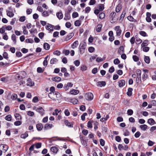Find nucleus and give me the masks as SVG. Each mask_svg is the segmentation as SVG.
<instances>
[{
    "mask_svg": "<svg viewBox=\"0 0 156 156\" xmlns=\"http://www.w3.org/2000/svg\"><path fill=\"white\" fill-rule=\"evenodd\" d=\"M116 13L114 12H112L110 13L109 17L110 19V22L112 23H115L118 20V17H116Z\"/></svg>",
    "mask_w": 156,
    "mask_h": 156,
    "instance_id": "nucleus-1",
    "label": "nucleus"
},
{
    "mask_svg": "<svg viewBox=\"0 0 156 156\" xmlns=\"http://www.w3.org/2000/svg\"><path fill=\"white\" fill-rule=\"evenodd\" d=\"M33 108L34 110H35L37 112H39L42 116L44 114V110L41 107L37 108L34 106Z\"/></svg>",
    "mask_w": 156,
    "mask_h": 156,
    "instance_id": "nucleus-2",
    "label": "nucleus"
},
{
    "mask_svg": "<svg viewBox=\"0 0 156 156\" xmlns=\"http://www.w3.org/2000/svg\"><path fill=\"white\" fill-rule=\"evenodd\" d=\"M143 71L144 72V73L143 74L142 76V80L143 81L146 80L148 77L147 74L148 73V70L147 69H144Z\"/></svg>",
    "mask_w": 156,
    "mask_h": 156,
    "instance_id": "nucleus-3",
    "label": "nucleus"
},
{
    "mask_svg": "<svg viewBox=\"0 0 156 156\" xmlns=\"http://www.w3.org/2000/svg\"><path fill=\"white\" fill-rule=\"evenodd\" d=\"M114 29L116 31V36H120L122 32L120 27L119 26H115V27Z\"/></svg>",
    "mask_w": 156,
    "mask_h": 156,
    "instance_id": "nucleus-4",
    "label": "nucleus"
},
{
    "mask_svg": "<svg viewBox=\"0 0 156 156\" xmlns=\"http://www.w3.org/2000/svg\"><path fill=\"white\" fill-rule=\"evenodd\" d=\"M93 94L90 92L87 93L85 96L86 99L88 100H91L93 99Z\"/></svg>",
    "mask_w": 156,
    "mask_h": 156,
    "instance_id": "nucleus-5",
    "label": "nucleus"
},
{
    "mask_svg": "<svg viewBox=\"0 0 156 156\" xmlns=\"http://www.w3.org/2000/svg\"><path fill=\"white\" fill-rule=\"evenodd\" d=\"M74 34L71 33L69 34L65 37L64 41H67L71 39L74 36Z\"/></svg>",
    "mask_w": 156,
    "mask_h": 156,
    "instance_id": "nucleus-6",
    "label": "nucleus"
},
{
    "mask_svg": "<svg viewBox=\"0 0 156 156\" xmlns=\"http://www.w3.org/2000/svg\"><path fill=\"white\" fill-rule=\"evenodd\" d=\"M34 82L32 81L31 79L30 78H28L27 80V86L32 87L34 86Z\"/></svg>",
    "mask_w": 156,
    "mask_h": 156,
    "instance_id": "nucleus-7",
    "label": "nucleus"
},
{
    "mask_svg": "<svg viewBox=\"0 0 156 156\" xmlns=\"http://www.w3.org/2000/svg\"><path fill=\"white\" fill-rule=\"evenodd\" d=\"M64 122L65 124L69 127L73 128V122H69L67 120H65Z\"/></svg>",
    "mask_w": 156,
    "mask_h": 156,
    "instance_id": "nucleus-8",
    "label": "nucleus"
},
{
    "mask_svg": "<svg viewBox=\"0 0 156 156\" xmlns=\"http://www.w3.org/2000/svg\"><path fill=\"white\" fill-rule=\"evenodd\" d=\"M54 26L50 24H48L46 26V28L47 30H49L50 32L52 31L53 30Z\"/></svg>",
    "mask_w": 156,
    "mask_h": 156,
    "instance_id": "nucleus-9",
    "label": "nucleus"
},
{
    "mask_svg": "<svg viewBox=\"0 0 156 156\" xmlns=\"http://www.w3.org/2000/svg\"><path fill=\"white\" fill-rule=\"evenodd\" d=\"M125 81L124 80H121L118 81L119 86L121 87L124 86L125 84Z\"/></svg>",
    "mask_w": 156,
    "mask_h": 156,
    "instance_id": "nucleus-10",
    "label": "nucleus"
},
{
    "mask_svg": "<svg viewBox=\"0 0 156 156\" xmlns=\"http://www.w3.org/2000/svg\"><path fill=\"white\" fill-rule=\"evenodd\" d=\"M102 24L101 23H99L98 24L96 27V30L97 32H100L102 29Z\"/></svg>",
    "mask_w": 156,
    "mask_h": 156,
    "instance_id": "nucleus-11",
    "label": "nucleus"
},
{
    "mask_svg": "<svg viewBox=\"0 0 156 156\" xmlns=\"http://www.w3.org/2000/svg\"><path fill=\"white\" fill-rule=\"evenodd\" d=\"M53 126V125L52 124L47 123L45 125L44 129L45 130L51 128Z\"/></svg>",
    "mask_w": 156,
    "mask_h": 156,
    "instance_id": "nucleus-12",
    "label": "nucleus"
},
{
    "mask_svg": "<svg viewBox=\"0 0 156 156\" xmlns=\"http://www.w3.org/2000/svg\"><path fill=\"white\" fill-rule=\"evenodd\" d=\"M106 85L105 82L104 81H101L98 82L97 83V85L98 86L102 87L105 86Z\"/></svg>",
    "mask_w": 156,
    "mask_h": 156,
    "instance_id": "nucleus-13",
    "label": "nucleus"
},
{
    "mask_svg": "<svg viewBox=\"0 0 156 156\" xmlns=\"http://www.w3.org/2000/svg\"><path fill=\"white\" fill-rule=\"evenodd\" d=\"M118 53L121 55L122 53H123L124 52V48L123 46H121L120 47L118 51Z\"/></svg>",
    "mask_w": 156,
    "mask_h": 156,
    "instance_id": "nucleus-14",
    "label": "nucleus"
},
{
    "mask_svg": "<svg viewBox=\"0 0 156 156\" xmlns=\"http://www.w3.org/2000/svg\"><path fill=\"white\" fill-rule=\"evenodd\" d=\"M36 128L38 131H41L43 128V125L41 123H39L36 125Z\"/></svg>",
    "mask_w": 156,
    "mask_h": 156,
    "instance_id": "nucleus-15",
    "label": "nucleus"
},
{
    "mask_svg": "<svg viewBox=\"0 0 156 156\" xmlns=\"http://www.w3.org/2000/svg\"><path fill=\"white\" fill-rule=\"evenodd\" d=\"M79 91L77 90L73 89L70 91V93L73 95H76L79 93Z\"/></svg>",
    "mask_w": 156,
    "mask_h": 156,
    "instance_id": "nucleus-16",
    "label": "nucleus"
},
{
    "mask_svg": "<svg viewBox=\"0 0 156 156\" xmlns=\"http://www.w3.org/2000/svg\"><path fill=\"white\" fill-rule=\"evenodd\" d=\"M51 79L53 81L55 82H58L61 80V77L58 76H55L54 77H52Z\"/></svg>",
    "mask_w": 156,
    "mask_h": 156,
    "instance_id": "nucleus-17",
    "label": "nucleus"
},
{
    "mask_svg": "<svg viewBox=\"0 0 156 156\" xmlns=\"http://www.w3.org/2000/svg\"><path fill=\"white\" fill-rule=\"evenodd\" d=\"M148 123L151 125H152L156 123L154 120L152 118H150L148 120Z\"/></svg>",
    "mask_w": 156,
    "mask_h": 156,
    "instance_id": "nucleus-18",
    "label": "nucleus"
},
{
    "mask_svg": "<svg viewBox=\"0 0 156 156\" xmlns=\"http://www.w3.org/2000/svg\"><path fill=\"white\" fill-rule=\"evenodd\" d=\"M50 150L52 152L55 153H57L58 151V148L56 147H52Z\"/></svg>",
    "mask_w": 156,
    "mask_h": 156,
    "instance_id": "nucleus-19",
    "label": "nucleus"
},
{
    "mask_svg": "<svg viewBox=\"0 0 156 156\" xmlns=\"http://www.w3.org/2000/svg\"><path fill=\"white\" fill-rule=\"evenodd\" d=\"M86 47V44L85 42L81 43L80 44L79 48H81L82 49H85Z\"/></svg>",
    "mask_w": 156,
    "mask_h": 156,
    "instance_id": "nucleus-20",
    "label": "nucleus"
},
{
    "mask_svg": "<svg viewBox=\"0 0 156 156\" xmlns=\"http://www.w3.org/2000/svg\"><path fill=\"white\" fill-rule=\"evenodd\" d=\"M133 90V89L132 88H129L128 90V91L127 92V95L129 96H130L132 95V92Z\"/></svg>",
    "mask_w": 156,
    "mask_h": 156,
    "instance_id": "nucleus-21",
    "label": "nucleus"
},
{
    "mask_svg": "<svg viewBox=\"0 0 156 156\" xmlns=\"http://www.w3.org/2000/svg\"><path fill=\"white\" fill-rule=\"evenodd\" d=\"M56 16L58 19L59 20L61 19L63 17L62 13L60 12H59L56 13Z\"/></svg>",
    "mask_w": 156,
    "mask_h": 156,
    "instance_id": "nucleus-22",
    "label": "nucleus"
},
{
    "mask_svg": "<svg viewBox=\"0 0 156 156\" xmlns=\"http://www.w3.org/2000/svg\"><path fill=\"white\" fill-rule=\"evenodd\" d=\"M43 47L45 50H48L50 49V46L48 43H44L43 45Z\"/></svg>",
    "mask_w": 156,
    "mask_h": 156,
    "instance_id": "nucleus-23",
    "label": "nucleus"
},
{
    "mask_svg": "<svg viewBox=\"0 0 156 156\" xmlns=\"http://www.w3.org/2000/svg\"><path fill=\"white\" fill-rule=\"evenodd\" d=\"M7 15L10 17H12L13 16L14 14L13 13L9 11H7Z\"/></svg>",
    "mask_w": 156,
    "mask_h": 156,
    "instance_id": "nucleus-24",
    "label": "nucleus"
},
{
    "mask_svg": "<svg viewBox=\"0 0 156 156\" xmlns=\"http://www.w3.org/2000/svg\"><path fill=\"white\" fill-rule=\"evenodd\" d=\"M81 21L79 20H76L74 23V25L76 27L80 26L81 24Z\"/></svg>",
    "mask_w": 156,
    "mask_h": 156,
    "instance_id": "nucleus-25",
    "label": "nucleus"
},
{
    "mask_svg": "<svg viewBox=\"0 0 156 156\" xmlns=\"http://www.w3.org/2000/svg\"><path fill=\"white\" fill-rule=\"evenodd\" d=\"M78 45V42L77 41H75L72 45V47L74 49L76 48Z\"/></svg>",
    "mask_w": 156,
    "mask_h": 156,
    "instance_id": "nucleus-26",
    "label": "nucleus"
},
{
    "mask_svg": "<svg viewBox=\"0 0 156 156\" xmlns=\"http://www.w3.org/2000/svg\"><path fill=\"white\" fill-rule=\"evenodd\" d=\"M127 18L128 20L131 22H136V20H135L134 18L130 15L129 16H128Z\"/></svg>",
    "mask_w": 156,
    "mask_h": 156,
    "instance_id": "nucleus-27",
    "label": "nucleus"
},
{
    "mask_svg": "<svg viewBox=\"0 0 156 156\" xmlns=\"http://www.w3.org/2000/svg\"><path fill=\"white\" fill-rule=\"evenodd\" d=\"M12 117L11 115H8L5 117V119L8 121H11Z\"/></svg>",
    "mask_w": 156,
    "mask_h": 156,
    "instance_id": "nucleus-28",
    "label": "nucleus"
},
{
    "mask_svg": "<svg viewBox=\"0 0 156 156\" xmlns=\"http://www.w3.org/2000/svg\"><path fill=\"white\" fill-rule=\"evenodd\" d=\"M135 37L136 38V43L137 44H139L140 43H141L142 42V41L141 39L140 38L138 37H136V36H135Z\"/></svg>",
    "mask_w": 156,
    "mask_h": 156,
    "instance_id": "nucleus-29",
    "label": "nucleus"
},
{
    "mask_svg": "<svg viewBox=\"0 0 156 156\" xmlns=\"http://www.w3.org/2000/svg\"><path fill=\"white\" fill-rule=\"evenodd\" d=\"M11 39L13 41L14 44H16V36L14 34H12L11 36Z\"/></svg>",
    "mask_w": 156,
    "mask_h": 156,
    "instance_id": "nucleus-30",
    "label": "nucleus"
},
{
    "mask_svg": "<svg viewBox=\"0 0 156 156\" xmlns=\"http://www.w3.org/2000/svg\"><path fill=\"white\" fill-rule=\"evenodd\" d=\"M122 7L121 5L119 4L117 6L115 9V11L117 12H119L121 9Z\"/></svg>",
    "mask_w": 156,
    "mask_h": 156,
    "instance_id": "nucleus-31",
    "label": "nucleus"
},
{
    "mask_svg": "<svg viewBox=\"0 0 156 156\" xmlns=\"http://www.w3.org/2000/svg\"><path fill=\"white\" fill-rule=\"evenodd\" d=\"M58 61V60L56 58H53L51 60L50 63L51 64H54Z\"/></svg>",
    "mask_w": 156,
    "mask_h": 156,
    "instance_id": "nucleus-32",
    "label": "nucleus"
},
{
    "mask_svg": "<svg viewBox=\"0 0 156 156\" xmlns=\"http://www.w3.org/2000/svg\"><path fill=\"white\" fill-rule=\"evenodd\" d=\"M14 116L16 119L19 120L21 119V117L19 113H16Z\"/></svg>",
    "mask_w": 156,
    "mask_h": 156,
    "instance_id": "nucleus-33",
    "label": "nucleus"
},
{
    "mask_svg": "<svg viewBox=\"0 0 156 156\" xmlns=\"http://www.w3.org/2000/svg\"><path fill=\"white\" fill-rule=\"evenodd\" d=\"M147 127V126L145 124L141 125L140 126V128L141 129L143 130L144 131L146 130Z\"/></svg>",
    "mask_w": 156,
    "mask_h": 156,
    "instance_id": "nucleus-34",
    "label": "nucleus"
},
{
    "mask_svg": "<svg viewBox=\"0 0 156 156\" xmlns=\"http://www.w3.org/2000/svg\"><path fill=\"white\" fill-rule=\"evenodd\" d=\"M105 15L104 13L101 12L99 15V18L101 19H102L105 18Z\"/></svg>",
    "mask_w": 156,
    "mask_h": 156,
    "instance_id": "nucleus-35",
    "label": "nucleus"
},
{
    "mask_svg": "<svg viewBox=\"0 0 156 156\" xmlns=\"http://www.w3.org/2000/svg\"><path fill=\"white\" fill-rule=\"evenodd\" d=\"M70 102L73 104H76L78 102V100L75 98H73L71 100Z\"/></svg>",
    "mask_w": 156,
    "mask_h": 156,
    "instance_id": "nucleus-36",
    "label": "nucleus"
},
{
    "mask_svg": "<svg viewBox=\"0 0 156 156\" xmlns=\"http://www.w3.org/2000/svg\"><path fill=\"white\" fill-rule=\"evenodd\" d=\"M150 58L148 56H145L144 58V61L146 63L149 64L150 62Z\"/></svg>",
    "mask_w": 156,
    "mask_h": 156,
    "instance_id": "nucleus-37",
    "label": "nucleus"
},
{
    "mask_svg": "<svg viewBox=\"0 0 156 156\" xmlns=\"http://www.w3.org/2000/svg\"><path fill=\"white\" fill-rule=\"evenodd\" d=\"M28 136V134L26 132L20 135V137L23 139H25Z\"/></svg>",
    "mask_w": 156,
    "mask_h": 156,
    "instance_id": "nucleus-38",
    "label": "nucleus"
},
{
    "mask_svg": "<svg viewBox=\"0 0 156 156\" xmlns=\"http://www.w3.org/2000/svg\"><path fill=\"white\" fill-rule=\"evenodd\" d=\"M3 145V151H5V152H6L7 151V150L9 148L8 146L6 144H1V145Z\"/></svg>",
    "mask_w": 156,
    "mask_h": 156,
    "instance_id": "nucleus-39",
    "label": "nucleus"
},
{
    "mask_svg": "<svg viewBox=\"0 0 156 156\" xmlns=\"http://www.w3.org/2000/svg\"><path fill=\"white\" fill-rule=\"evenodd\" d=\"M70 15L69 14L67 13L66 14L64 18V19L65 20H69L70 19Z\"/></svg>",
    "mask_w": 156,
    "mask_h": 156,
    "instance_id": "nucleus-40",
    "label": "nucleus"
},
{
    "mask_svg": "<svg viewBox=\"0 0 156 156\" xmlns=\"http://www.w3.org/2000/svg\"><path fill=\"white\" fill-rule=\"evenodd\" d=\"M104 5L103 4H100L99 5L98 9L100 11H102L104 9Z\"/></svg>",
    "mask_w": 156,
    "mask_h": 156,
    "instance_id": "nucleus-41",
    "label": "nucleus"
},
{
    "mask_svg": "<svg viewBox=\"0 0 156 156\" xmlns=\"http://www.w3.org/2000/svg\"><path fill=\"white\" fill-rule=\"evenodd\" d=\"M53 54L57 56H59L61 54V52L60 51L57 50L53 52Z\"/></svg>",
    "mask_w": 156,
    "mask_h": 156,
    "instance_id": "nucleus-42",
    "label": "nucleus"
},
{
    "mask_svg": "<svg viewBox=\"0 0 156 156\" xmlns=\"http://www.w3.org/2000/svg\"><path fill=\"white\" fill-rule=\"evenodd\" d=\"M27 113L28 115L30 116H33L34 114V113L33 112L30 111H27Z\"/></svg>",
    "mask_w": 156,
    "mask_h": 156,
    "instance_id": "nucleus-43",
    "label": "nucleus"
},
{
    "mask_svg": "<svg viewBox=\"0 0 156 156\" xmlns=\"http://www.w3.org/2000/svg\"><path fill=\"white\" fill-rule=\"evenodd\" d=\"M61 110H58L57 109H55V110L54 112L53 113V115H57L58 114V113L60 112Z\"/></svg>",
    "mask_w": 156,
    "mask_h": 156,
    "instance_id": "nucleus-44",
    "label": "nucleus"
},
{
    "mask_svg": "<svg viewBox=\"0 0 156 156\" xmlns=\"http://www.w3.org/2000/svg\"><path fill=\"white\" fill-rule=\"evenodd\" d=\"M109 118V116L108 115H107L106 116V117L105 118H101L100 119V121L103 122L107 120Z\"/></svg>",
    "mask_w": 156,
    "mask_h": 156,
    "instance_id": "nucleus-45",
    "label": "nucleus"
},
{
    "mask_svg": "<svg viewBox=\"0 0 156 156\" xmlns=\"http://www.w3.org/2000/svg\"><path fill=\"white\" fill-rule=\"evenodd\" d=\"M148 42L147 40H144L143 43L141 44V46L142 47H144L147 45V43Z\"/></svg>",
    "mask_w": 156,
    "mask_h": 156,
    "instance_id": "nucleus-46",
    "label": "nucleus"
},
{
    "mask_svg": "<svg viewBox=\"0 0 156 156\" xmlns=\"http://www.w3.org/2000/svg\"><path fill=\"white\" fill-rule=\"evenodd\" d=\"M63 53L66 55H68L69 53V51L68 50L64 49L63 51Z\"/></svg>",
    "mask_w": 156,
    "mask_h": 156,
    "instance_id": "nucleus-47",
    "label": "nucleus"
},
{
    "mask_svg": "<svg viewBox=\"0 0 156 156\" xmlns=\"http://www.w3.org/2000/svg\"><path fill=\"white\" fill-rule=\"evenodd\" d=\"M136 73L137 74V76L140 77L141 75V71L140 69H138L136 71Z\"/></svg>",
    "mask_w": 156,
    "mask_h": 156,
    "instance_id": "nucleus-48",
    "label": "nucleus"
},
{
    "mask_svg": "<svg viewBox=\"0 0 156 156\" xmlns=\"http://www.w3.org/2000/svg\"><path fill=\"white\" fill-rule=\"evenodd\" d=\"M80 69L82 71H85L87 69V67L85 65H82L81 66Z\"/></svg>",
    "mask_w": 156,
    "mask_h": 156,
    "instance_id": "nucleus-49",
    "label": "nucleus"
},
{
    "mask_svg": "<svg viewBox=\"0 0 156 156\" xmlns=\"http://www.w3.org/2000/svg\"><path fill=\"white\" fill-rule=\"evenodd\" d=\"M139 34L143 37H145L147 35L146 33L145 32L143 31H140Z\"/></svg>",
    "mask_w": 156,
    "mask_h": 156,
    "instance_id": "nucleus-50",
    "label": "nucleus"
},
{
    "mask_svg": "<svg viewBox=\"0 0 156 156\" xmlns=\"http://www.w3.org/2000/svg\"><path fill=\"white\" fill-rule=\"evenodd\" d=\"M49 15L48 12L47 11H44L42 13V16L44 17L48 16Z\"/></svg>",
    "mask_w": 156,
    "mask_h": 156,
    "instance_id": "nucleus-51",
    "label": "nucleus"
},
{
    "mask_svg": "<svg viewBox=\"0 0 156 156\" xmlns=\"http://www.w3.org/2000/svg\"><path fill=\"white\" fill-rule=\"evenodd\" d=\"M87 127L90 128H92V122L91 121H89L87 123Z\"/></svg>",
    "mask_w": 156,
    "mask_h": 156,
    "instance_id": "nucleus-52",
    "label": "nucleus"
},
{
    "mask_svg": "<svg viewBox=\"0 0 156 156\" xmlns=\"http://www.w3.org/2000/svg\"><path fill=\"white\" fill-rule=\"evenodd\" d=\"M74 63L76 66H78L80 65V62L79 60H76L74 61Z\"/></svg>",
    "mask_w": 156,
    "mask_h": 156,
    "instance_id": "nucleus-53",
    "label": "nucleus"
},
{
    "mask_svg": "<svg viewBox=\"0 0 156 156\" xmlns=\"http://www.w3.org/2000/svg\"><path fill=\"white\" fill-rule=\"evenodd\" d=\"M95 50V48L93 47H90L88 48V51L92 53Z\"/></svg>",
    "mask_w": 156,
    "mask_h": 156,
    "instance_id": "nucleus-54",
    "label": "nucleus"
},
{
    "mask_svg": "<svg viewBox=\"0 0 156 156\" xmlns=\"http://www.w3.org/2000/svg\"><path fill=\"white\" fill-rule=\"evenodd\" d=\"M127 113L128 115H131L133 113V111L132 109H128L127 111Z\"/></svg>",
    "mask_w": 156,
    "mask_h": 156,
    "instance_id": "nucleus-55",
    "label": "nucleus"
},
{
    "mask_svg": "<svg viewBox=\"0 0 156 156\" xmlns=\"http://www.w3.org/2000/svg\"><path fill=\"white\" fill-rule=\"evenodd\" d=\"M114 63L115 64H118L120 62V61L118 59V58H117L115 59L113 61Z\"/></svg>",
    "mask_w": 156,
    "mask_h": 156,
    "instance_id": "nucleus-56",
    "label": "nucleus"
},
{
    "mask_svg": "<svg viewBox=\"0 0 156 156\" xmlns=\"http://www.w3.org/2000/svg\"><path fill=\"white\" fill-rule=\"evenodd\" d=\"M115 71V68L113 66H111L108 70L109 72L110 73H112Z\"/></svg>",
    "mask_w": 156,
    "mask_h": 156,
    "instance_id": "nucleus-57",
    "label": "nucleus"
},
{
    "mask_svg": "<svg viewBox=\"0 0 156 156\" xmlns=\"http://www.w3.org/2000/svg\"><path fill=\"white\" fill-rule=\"evenodd\" d=\"M64 113L65 115L67 116H69L70 114V112L68 109H66L65 110Z\"/></svg>",
    "mask_w": 156,
    "mask_h": 156,
    "instance_id": "nucleus-58",
    "label": "nucleus"
},
{
    "mask_svg": "<svg viewBox=\"0 0 156 156\" xmlns=\"http://www.w3.org/2000/svg\"><path fill=\"white\" fill-rule=\"evenodd\" d=\"M135 38L134 37H132L130 39V41L131 43L132 44H133L134 43L135 41Z\"/></svg>",
    "mask_w": 156,
    "mask_h": 156,
    "instance_id": "nucleus-59",
    "label": "nucleus"
},
{
    "mask_svg": "<svg viewBox=\"0 0 156 156\" xmlns=\"http://www.w3.org/2000/svg\"><path fill=\"white\" fill-rule=\"evenodd\" d=\"M21 122L20 121H17L15 122L14 123L15 125L16 126H18L21 125Z\"/></svg>",
    "mask_w": 156,
    "mask_h": 156,
    "instance_id": "nucleus-60",
    "label": "nucleus"
},
{
    "mask_svg": "<svg viewBox=\"0 0 156 156\" xmlns=\"http://www.w3.org/2000/svg\"><path fill=\"white\" fill-rule=\"evenodd\" d=\"M98 71V69L97 68H94V69H93L92 70V73L93 74H95Z\"/></svg>",
    "mask_w": 156,
    "mask_h": 156,
    "instance_id": "nucleus-61",
    "label": "nucleus"
},
{
    "mask_svg": "<svg viewBox=\"0 0 156 156\" xmlns=\"http://www.w3.org/2000/svg\"><path fill=\"white\" fill-rule=\"evenodd\" d=\"M37 71L38 73H42L43 72L44 70L40 67H38L37 69Z\"/></svg>",
    "mask_w": 156,
    "mask_h": 156,
    "instance_id": "nucleus-62",
    "label": "nucleus"
},
{
    "mask_svg": "<svg viewBox=\"0 0 156 156\" xmlns=\"http://www.w3.org/2000/svg\"><path fill=\"white\" fill-rule=\"evenodd\" d=\"M141 133L139 131L137 132L134 134L135 137L136 138H138L139 137Z\"/></svg>",
    "mask_w": 156,
    "mask_h": 156,
    "instance_id": "nucleus-63",
    "label": "nucleus"
},
{
    "mask_svg": "<svg viewBox=\"0 0 156 156\" xmlns=\"http://www.w3.org/2000/svg\"><path fill=\"white\" fill-rule=\"evenodd\" d=\"M44 33L42 32H40L38 34L39 37L41 39H42L44 36Z\"/></svg>",
    "mask_w": 156,
    "mask_h": 156,
    "instance_id": "nucleus-64",
    "label": "nucleus"
}]
</instances>
